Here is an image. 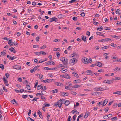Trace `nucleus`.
<instances>
[{
    "mask_svg": "<svg viewBox=\"0 0 121 121\" xmlns=\"http://www.w3.org/2000/svg\"><path fill=\"white\" fill-rule=\"evenodd\" d=\"M103 118L105 119H108V118L107 115L103 116Z\"/></svg>",
    "mask_w": 121,
    "mask_h": 121,
    "instance_id": "6e6d98bb",
    "label": "nucleus"
},
{
    "mask_svg": "<svg viewBox=\"0 0 121 121\" xmlns=\"http://www.w3.org/2000/svg\"><path fill=\"white\" fill-rule=\"evenodd\" d=\"M64 16V15L61 14L59 15L58 16V17L59 19H61Z\"/></svg>",
    "mask_w": 121,
    "mask_h": 121,
    "instance_id": "a878e982",
    "label": "nucleus"
},
{
    "mask_svg": "<svg viewBox=\"0 0 121 121\" xmlns=\"http://www.w3.org/2000/svg\"><path fill=\"white\" fill-rule=\"evenodd\" d=\"M3 80L4 81V83L7 86H8L9 85V84L8 83V81L7 80L5 79L4 77V76L3 78Z\"/></svg>",
    "mask_w": 121,
    "mask_h": 121,
    "instance_id": "f3484780",
    "label": "nucleus"
},
{
    "mask_svg": "<svg viewBox=\"0 0 121 121\" xmlns=\"http://www.w3.org/2000/svg\"><path fill=\"white\" fill-rule=\"evenodd\" d=\"M120 79V78L119 77L114 78H113V80H119Z\"/></svg>",
    "mask_w": 121,
    "mask_h": 121,
    "instance_id": "c9c22d12",
    "label": "nucleus"
},
{
    "mask_svg": "<svg viewBox=\"0 0 121 121\" xmlns=\"http://www.w3.org/2000/svg\"><path fill=\"white\" fill-rule=\"evenodd\" d=\"M28 121H34V120L30 117H28L27 118Z\"/></svg>",
    "mask_w": 121,
    "mask_h": 121,
    "instance_id": "ea45409f",
    "label": "nucleus"
},
{
    "mask_svg": "<svg viewBox=\"0 0 121 121\" xmlns=\"http://www.w3.org/2000/svg\"><path fill=\"white\" fill-rule=\"evenodd\" d=\"M44 69L45 70H50L51 69L50 68H49L48 67H44Z\"/></svg>",
    "mask_w": 121,
    "mask_h": 121,
    "instance_id": "680f3d73",
    "label": "nucleus"
},
{
    "mask_svg": "<svg viewBox=\"0 0 121 121\" xmlns=\"http://www.w3.org/2000/svg\"><path fill=\"white\" fill-rule=\"evenodd\" d=\"M77 116L76 115H75L73 117V121H74L75 120V118Z\"/></svg>",
    "mask_w": 121,
    "mask_h": 121,
    "instance_id": "c03bdc74",
    "label": "nucleus"
},
{
    "mask_svg": "<svg viewBox=\"0 0 121 121\" xmlns=\"http://www.w3.org/2000/svg\"><path fill=\"white\" fill-rule=\"evenodd\" d=\"M39 47V46L37 45H35L33 46V47L34 48H38Z\"/></svg>",
    "mask_w": 121,
    "mask_h": 121,
    "instance_id": "79ce46f5",
    "label": "nucleus"
},
{
    "mask_svg": "<svg viewBox=\"0 0 121 121\" xmlns=\"http://www.w3.org/2000/svg\"><path fill=\"white\" fill-rule=\"evenodd\" d=\"M52 19L53 21H55V22H57L58 21V19L56 17H53Z\"/></svg>",
    "mask_w": 121,
    "mask_h": 121,
    "instance_id": "b1692460",
    "label": "nucleus"
},
{
    "mask_svg": "<svg viewBox=\"0 0 121 121\" xmlns=\"http://www.w3.org/2000/svg\"><path fill=\"white\" fill-rule=\"evenodd\" d=\"M7 58L9 60H11V57L9 55H8L7 56Z\"/></svg>",
    "mask_w": 121,
    "mask_h": 121,
    "instance_id": "69168bd1",
    "label": "nucleus"
},
{
    "mask_svg": "<svg viewBox=\"0 0 121 121\" xmlns=\"http://www.w3.org/2000/svg\"><path fill=\"white\" fill-rule=\"evenodd\" d=\"M106 88H103L101 87H95L94 88V91H102L106 89Z\"/></svg>",
    "mask_w": 121,
    "mask_h": 121,
    "instance_id": "7ed1b4c3",
    "label": "nucleus"
},
{
    "mask_svg": "<svg viewBox=\"0 0 121 121\" xmlns=\"http://www.w3.org/2000/svg\"><path fill=\"white\" fill-rule=\"evenodd\" d=\"M71 116H68V119L67 121H71Z\"/></svg>",
    "mask_w": 121,
    "mask_h": 121,
    "instance_id": "774afa93",
    "label": "nucleus"
},
{
    "mask_svg": "<svg viewBox=\"0 0 121 121\" xmlns=\"http://www.w3.org/2000/svg\"><path fill=\"white\" fill-rule=\"evenodd\" d=\"M62 100L61 99L59 100L54 105L55 106H58L59 108H60L62 104Z\"/></svg>",
    "mask_w": 121,
    "mask_h": 121,
    "instance_id": "f257e3e1",
    "label": "nucleus"
},
{
    "mask_svg": "<svg viewBox=\"0 0 121 121\" xmlns=\"http://www.w3.org/2000/svg\"><path fill=\"white\" fill-rule=\"evenodd\" d=\"M61 95L63 96H66L68 95L67 93L63 92L61 93Z\"/></svg>",
    "mask_w": 121,
    "mask_h": 121,
    "instance_id": "5701e85b",
    "label": "nucleus"
},
{
    "mask_svg": "<svg viewBox=\"0 0 121 121\" xmlns=\"http://www.w3.org/2000/svg\"><path fill=\"white\" fill-rule=\"evenodd\" d=\"M70 103V102L67 100L66 101L65 103V105L66 106H68L69 105Z\"/></svg>",
    "mask_w": 121,
    "mask_h": 121,
    "instance_id": "c756f323",
    "label": "nucleus"
},
{
    "mask_svg": "<svg viewBox=\"0 0 121 121\" xmlns=\"http://www.w3.org/2000/svg\"><path fill=\"white\" fill-rule=\"evenodd\" d=\"M53 92L54 93H57L58 92V90L56 89H55L53 90Z\"/></svg>",
    "mask_w": 121,
    "mask_h": 121,
    "instance_id": "bf43d9fd",
    "label": "nucleus"
},
{
    "mask_svg": "<svg viewBox=\"0 0 121 121\" xmlns=\"http://www.w3.org/2000/svg\"><path fill=\"white\" fill-rule=\"evenodd\" d=\"M111 40V39L109 38H106L105 39L101 40H99L98 41L101 42H107L108 41H110Z\"/></svg>",
    "mask_w": 121,
    "mask_h": 121,
    "instance_id": "39448f33",
    "label": "nucleus"
},
{
    "mask_svg": "<svg viewBox=\"0 0 121 121\" xmlns=\"http://www.w3.org/2000/svg\"><path fill=\"white\" fill-rule=\"evenodd\" d=\"M60 60L63 62L64 63L65 65H66L68 64V59L67 58L65 59L64 57H62L61 58Z\"/></svg>",
    "mask_w": 121,
    "mask_h": 121,
    "instance_id": "20e7f679",
    "label": "nucleus"
},
{
    "mask_svg": "<svg viewBox=\"0 0 121 121\" xmlns=\"http://www.w3.org/2000/svg\"><path fill=\"white\" fill-rule=\"evenodd\" d=\"M109 47L107 46H104L101 48V49L102 50H103L105 49H107Z\"/></svg>",
    "mask_w": 121,
    "mask_h": 121,
    "instance_id": "cd10ccee",
    "label": "nucleus"
},
{
    "mask_svg": "<svg viewBox=\"0 0 121 121\" xmlns=\"http://www.w3.org/2000/svg\"><path fill=\"white\" fill-rule=\"evenodd\" d=\"M81 82L80 80H76L73 81V82L74 83H78Z\"/></svg>",
    "mask_w": 121,
    "mask_h": 121,
    "instance_id": "6ab92c4d",
    "label": "nucleus"
},
{
    "mask_svg": "<svg viewBox=\"0 0 121 121\" xmlns=\"http://www.w3.org/2000/svg\"><path fill=\"white\" fill-rule=\"evenodd\" d=\"M72 73L73 74H74V76L76 77H79V76L78 74H77L75 72H73Z\"/></svg>",
    "mask_w": 121,
    "mask_h": 121,
    "instance_id": "c85d7f7f",
    "label": "nucleus"
},
{
    "mask_svg": "<svg viewBox=\"0 0 121 121\" xmlns=\"http://www.w3.org/2000/svg\"><path fill=\"white\" fill-rule=\"evenodd\" d=\"M82 40H83L85 42L86 41V37L83 35H82Z\"/></svg>",
    "mask_w": 121,
    "mask_h": 121,
    "instance_id": "4be33fe9",
    "label": "nucleus"
},
{
    "mask_svg": "<svg viewBox=\"0 0 121 121\" xmlns=\"http://www.w3.org/2000/svg\"><path fill=\"white\" fill-rule=\"evenodd\" d=\"M80 87V85H74L73 86V89L74 88H78Z\"/></svg>",
    "mask_w": 121,
    "mask_h": 121,
    "instance_id": "f704fd0d",
    "label": "nucleus"
},
{
    "mask_svg": "<svg viewBox=\"0 0 121 121\" xmlns=\"http://www.w3.org/2000/svg\"><path fill=\"white\" fill-rule=\"evenodd\" d=\"M71 112L73 114H74L75 113L76 114H78L79 113V112L77 111V110L75 109L72 110L71 111Z\"/></svg>",
    "mask_w": 121,
    "mask_h": 121,
    "instance_id": "412c9836",
    "label": "nucleus"
},
{
    "mask_svg": "<svg viewBox=\"0 0 121 121\" xmlns=\"http://www.w3.org/2000/svg\"><path fill=\"white\" fill-rule=\"evenodd\" d=\"M43 77V76L42 74H40L39 75V79H41Z\"/></svg>",
    "mask_w": 121,
    "mask_h": 121,
    "instance_id": "0e129e2a",
    "label": "nucleus"
},
{
    "mask_svg": "<svg viewBox=\"0 0 121 121\" xmlns=\"http://www.w3.org/2000/svg\"><path fill=\"white\" fill-rule=\"evenodd\" d=\"M77 61V59L75 58H73L71 59L69 63L71 65H74Z\"/></svg>",
    "mask_w": 121,
    "mask_h": 121,
    "instance_id": "f03ea898",
    "label": "nucleus"
},
{
    "mask_svg": "<svg viewBox=\"0 0 121 121\" xmlns=\"http://www.w3.org/2000/svg\"><path fill=\"white\" fill-rule=\"evenodd\" d=\"M77 0H73L69 1L70 3H73L76 1Z\"/></svg>",
    "mask_w": 121,
    "mask_h": 121,
    "instance_id": "e2e57ef3",
    "label": "nucleus"
},
{
    "mask_svg": "<svg viewBox=\"0 0 121 121\" xmlns=\"http://www.w3.org/2000/svg\"><path fill=\"white\" fill-rule=\"evenodd\" d=\"M55 84L56 85H57L58 86H64L63 84L61 83L60 82H56L55 83Z\"/></svg>",
    "mask_w": 121,
    "mask_h": 121,
    "instance_id": "4468645a",
    "label": "nucleus"
},
{
    "mask_svg": "<svg viewBox=\"0 0 121 121\" xmlns=\"http://www.w3.org/2000/svg\"><path fill=\"white\" fill-rule=\"evenodd\" d=\"M65 88L68 90H73V86H67L65 85Z\"/></svg>",
    "mask_w": 121,
    "mask_h": 121,
    "instance_id": "f8f14e48",
    "label": "nucleus"
},
{
    "mask_svg": "<svg viewBox=\"0 0 121 121\" xmlns=\"http://www.w3.org/2000/svg\"><path fill=\"white\" fill-rule=\"evenodd\" d=\"M26 87L28 90H31V88L29 85H26Z\"/></svg>",
    "mask_w": 121,
    "mask_h": 121,
    "instance_id": "7c9ffc66",
    "label": "nucleus"
},
{
    "mask_svg": "<svg viewBox=\"0 0 121 121\" xmlns=\"http://www.w3.org/2000/svg\"><path fill=\"white\" fill-rule=\"evenodd\" d=\"M15 91L17 93H22L23 92H24V89H21V90H15Z\"/></svg>",
    "mask_w": 121,
    "mask_h": 121,
    "instance_id": "ddd939ff",
    "label": "nucleus"
},
{
    "mask_svg": "<svg viewBox=\"0 0 121 121\" xmlns=\"http://www.w3.org/2000/svg\"><path fill=\"white\" fill-rule=\"evenodd\" d=\"M8 43L9 45H10V46H12L13 45V42L11 40H9L8 42Z\"/></svg>",
    "mask_w": 121,
    "mask_h": 121,
    "instance_id": "aec40b11",
    "label": "nucleus"
},
{
    "mask_svg": "<svg viewBox=\"0 0 121 121\" xmlns=\"http://www.w3.org/2000/svg\"><path fill=\"white\" fill-rule=\"evenodd\" d=\"M42 90L43 91L45 90L46 89V88L45 86H42V88H41Z\"/></svg>",
    "mask_w": 121,
    "mask_h": 121,
    "instance_id": "473e14b6",
    "label": "nucleus"
},
{
    "mask_svg": "<svg viewBox=\"0 0 121 121\" xmlns=\"http://www.w3.org/2000/svg\"><path fill=\"white\" fill-rule=\"evenodd\" d=\"M119 10L118 9L116 11H115V13L116 14L118 13L119 15H120L121 14V13L119 12Z\"/></svg>",
    "mask_w": 121,
    "mask_h": 121,
    "instance_id": "4c0bfd02",
    "label": "nucleus"
},
{
    "mask_svg": "<svg viewBox=\"0 0 121 121\" xmlns=\"http://www.w3.org/2000/svg\"><path fill=\"white\" fill-rule=\"evenodd\" d=\"M83 60L84 61H83V62L85 64H87V63H88V59H87L86 58H84V59H83Z\"/></svg>",
    "mask_w": 121,
    "mask_h": 121,
    "instance_id": "a211bd4d",
    "label": "nucleus"
},
{
    "mask_svg": "<svg viewBox=\"0 0 121 121\" xmlns=\"http://www.w3.org/2000/svg\"><path fill=\"white\" fill-rule=\"evenodd\" d=\"M88 63H91L92 61V60L91 58H89V59H88Z\"/></svg>",
    "mask_w": 121,
    "mask_h": 121,
    "instance_id": "3c124183",
    "label": "nucleus"
},
{
    "mask_svg": "<svg viewBox=\"0 0 121 121\" xmlns=\"http://www.w3.org/2000/svg\"><path fill=\"white\" fill-rule=\"evenodd\" d=\"M4 91L2 89H1L0 90V94L2 95L3 94Z\"/></svg>",
    "mask_w": 121,
    "mask_h": 121,
    "instance_id": "09e8293b",
    "label": "nucleus"
},
{
    "mask_svg": "<svg viewBox=\"0 0 121 121\" xmlns=\"http://www.w3.org/2000/svg\"><path fill=\"white\" fill-rule=\"evenodd\" d=\"M70 92L71 94L73 95H75L77 94V93L76 92L72 91H70Z\"/></svg>",
    "mask_w": 121,
    "mask_h": 121,
    "instance_id": "58836bf2",
    "label": "nucleus"
},
{
    "mask_svg": "<svg viewBox=\"0 0 121 121\" xmlns=\"http://www.w3.org/2000/svg\"><path fill=\"white\" fill-rule=\"evenodd\" d=\"M42 88V86L40 85H39L38 86H37V89L38 90H39L41 89Z\"/></svg>",
    "mask_w": 121,
    "mask_h": 121,
    "instance_id": "a19ab883",
    "label": "nucleus"
},
{
    "mask_svg": "<svg viewBox=\"0 0 121 121\" xmlns=\"http://www.w3.org/2000/svg\"><path fill=\"white\" fill-rule=\"evenodd\" d=\"M0 68H1L2 70L4 69V66L2 64H0Z\"/></svg>",
    "mask_w": 121,
    "mask_h": 121,
    "instance_id": "37998d69",
    "label": "nucleus"
},
{
    "mask_svg": "<svg viewBox=\"0 0 121 121\" xmlns=\"http://www.w3.org/2000/svg\"><path fill=\"white\" fill-rule=\"evenodd\" d=\"M96 29L97 30H98L99 31H101L103 29V27L102 26H101L100 28H97Z\"/></svg>",
    "mask_w": 121,
    "mask_h": 121,
    "instance_id": "e433bc0d",
    "label": "nucleus"
},
{
    "mask_svg": "<svg viewBox=\"0 0 121 121\" xmlns=\"http://www.w3.org/2000/svg\"><path fill=\"white\" fill-rule=\"evenodd\" d=\"M108 102V99H106L102 104V105H103L102 106L103 107Z\"/></svg>",
    "mask_w": 121,
    "mask_h": 121,
    "instance_id": "2eb2a0df",
    "label": "nucleus"
},
{
    "mask_svg": "<svg viewBox=\"0 0 121 121\" xmlns=\"http://www.w3.org/2000/svg\"><path fill=\"white\" fill-rule=\"evenodd\" d=\"M103 83H106L110 84L113 83V80H106L103 81Z\"/></svg>",
    "mask_w": 121,
    "mask_h": 121,
    "instance_id": "6e6552de",
    "label": "nucleus"
},
{
    "mask_svg": "<svg viewBox=\"0 0 121 121\" xmlns=\"http://www.w3.org/2000/svg\"><path fill=\"white\" fill-rule=\"evenodd\" d=\"M9 50L14 53H15L16 52V51L15 50V49L13 48L12 47L10 48H9Z\"/></svg>",
    "mask_w": 121,
    "mask_h": 121,
    "instance_id": "dca6fc26",
    "label": "nucleus"
},
{
    "mask_svg": "<svg viewBox=\"0 0 121 121\" xmlns=\"http://www.w3.org/2000/svg\"><path fill=\"white\" fill-rule=\"evenodd\" d=\"M109 108L108 107H107L104 109L105 111V112H107Z\"/></svg>",
    "mask_w": 121,
    "mask_h": 121,
    "instance_id": "13d9d810",
    "label": "nucleus"
},
{
    "mask_svg": "<svg viewBox=\"0 0 121 121\" xmlns=\"http://www.w3.org/2000/svg\"><path fill=\"white\" fill-rule=\"evenodd\" d=\"M112 37L113 38L116 39H120V36H117L116 35H112Z\"/></svg>",
    "mask_w": 121,
    "mask_h": 121,
    "instance_id": "393cba45",
    "label": "nucleus"
},
{
    "mask_svg": "<svg viewBox=\"0 0 121 121\" xmlns=\"http://www.w3.org/2000/svg\"><path fill=\"white\" fill-rule=\"evenodd\" d=\"M65 78L67 79H70V76L67 74H65Z\"/></svg>",
    "mask_w": 121,
    "mask_h": 121,
    "instance_id": "bb28decb",
    "label": "nucleus"
},
{
    "mask_svg": "<svg viewBox=\"0 0 121 121\" xmlns=\"http://www.w3.org/2000/svg\"><path fill=\"white\" fill-rule=\"evenodd\" d=\"M39 66L40 65H39L35 66V67H34V68L30 70V72L32 73L35 71Z\"/></svg>",
    "mask_w": 121,
    "mask_h": 121,
    "instance_id": "0eeeda50",
    "label": "nucleus"
},
{
    "mask_svg": "<svg viewBox=\"0 0 121 121\" xmlns=\"http://www.w3.org/2000/svg\"><path fill=\"white\" fill-rule=\"evenodd\" d=\"M107 116H108V118L112 117V114H110L109 115H107Z\"/></svg>",
    "mask_w": 121,
    "mask_h": 121,
    "instance_id": "338daca9",
    "label": "nucleus"
},
{
    "mask_svg": "<svg viewBox=\"0 0 121 121\" xmlns=\"http://www.w3.org/2000/svg\"><path fill=\"white\" fill-rule=\"evenodd\" d=\"M28 95H23L22 96V97L23 98H27Z\"/></svg>",
    "mask_w": 121,
    "mask_h": 121,
    "instance_id": "de8ad7c7",
    "label": "nucleus"
},
{
    "mask_svg": "<svg viewBox=\"0 0 121 121\" xmlns=\"http://www.w3.org/2000/svg\"><path fill=\"white\" fill-rule=\"evenodd\" d=\"M114 94H117L120 95V91H117V92H115L113 93Z\"/></svg>",
    "mask_w": 121,
    "mask_h": 121,
    "instance_id": "4d7b16f0",
    "label": "nucleus"
},
{
    "mask_svg": "<svg viewBox=\"0 0 121 121\" xmlns=\"http://www.w3.org/2000/svg\"><path fill=\"white\" fill-rule=\"evenodd\" d=\"M97 66L99 67H101L102 66V64L101 62H98L97 63Z\"/></svg>",
    "mask_w": 121,
    "mask_h": 121,
    "instance_id": "72a5a7b5",
    "label": "nucleus"
},
{
    "mask_svg": "<svg viewBox=\"0 0 121 121\" xmlns=\"http://www.w3.org/2000/svg\"><path fill=\"white\" fill-rule=\"evenodd\" d=\"M13 68L14 69H16L20 70L21 69V67L20 66L15 65L13 66Z\"/></svg>",
    "mask_w": 121,
    "mask_h": 121,
    "instance_id": "9b49d317",
    "label": "nucleus"
},
{
    "mask_svg": "<svg viewBox=\"0 0 121 121\" xmlns=\"http://www.w3.org/2000/svg\"><path fill=\"white\" fill-rule=\"evenodd\" d=\"M11 102L12 103H13V104H14L15 103H16V102L15 99H13L11 101Z\"/></svg>",
    "mask_w": 121,
    "mask_h": 121,
    "instance_id": "a18cd8bd",
    "label": "nucleus"
},
{
    "mask_svg": "<svg viewBox=\"0 0 121 121\" xmlns=\"http://www.w3.org/2000/svg\"><path fill=\"white\" fill-rule=\"evenodd\" d=\"M46 64L49 65H51V61H49L48 62H46Z\"/></svg>",
    "mask_w": 121,
    "mask_h": 121,
    "instance_id": "8fccbe9b",
    "label": "nucleus"
},
{
    "mask_svg": "<svg viewBox=\"0 0 121 121\" xmlns=\"http://www.w3.org/2000/svg\"><path fill=\"white\" fill-rule=\"evenodd\" d=\"M73 53L71 55L72 57L75 56L76 58H78L79 56L75 52H73Z\"/></svg>",
    "mask_w": 121,
    "mask_h": 121,
    "instance_id": "1a4fd4ad",
    "label": "nucleus"
},
{
    "mask_svg": "<svg viewBox=\"0 0 121 121\" xmlns=\"http://www.w3.org/2000/svg\"><path fill=\"white\" fill-rule=\"evenodd\" d=\"M99 48V47L98 46H95L94 48V49L96 50L98 49Z\"/></svg>",
    "mask_w": 121,
    "mask_h": 121,
    "instance_id": "49530a36",
    "label": "nucleus"
},
{
    "mask_svg": "<svg viewBox=\"0 0 121 121\" xmlns=\"http://www.w3.org/2000/svg\"><path fill=\"white\" fill-rule=\"evenodd\" d=\"M54 79H46L43 80L42 81V82L45 83H49L53 81Z\"/></svg>",
    "mask_w": 121,
    "mask_h": 121,
    "instance_id": "423d86ee",
    "label": "nucleus"
},
{
    "mask_svg": "<svg viewBox=\"0 0 121 121\" xmlns=\"http://www.w3.org/2000/svg\"><path fill=\"white\" fill-rule=\"evenodd\" d=\"M40 54H42L43 55H45L46 54V53L45 52L43 51H41L40 52Z\"/></svg>",
    "mask_w": 121,
    "mask_h": 121,
    "instance_id": "2f4dec72",
    "label": "nucleus"
},
{
    "mask_svg": "<svg viewBox=\"0 0 121 121\" xmlns=\"http://www.w3.org/2000/svg\"><path fill=\"white\" fill-rule=\"evenodd\" d=\"M87 75H92L93 74V72L91 70H87L86 71Z\"/></svg>",
    "mask_w": 121,
    "mask_h": 121,
    "instance_id": "9d476101",
    "label": "nucleus"
},
{
    "mask_svg": "<svg viewBox=\"0 0 121 121\" xmlns=\"http://www.w3.org/2000/svg\"><path fill=\"white\" fill-rule=\"evenodd\" d=\"M117 117H114L113 118H112L111 119V120L112 121H114V119L115 121H116L117 120Z\"/></svg>",
    "mask_w": 121,
    "mask_h": 121,
    "instance_id": "5fc2aeb1",
    "label": "nucleus"
},
{
    "mask_svg": "<svg viewBox=\"0 0 121 121\" xmlns=\"http://www.w3.org/2000/svg\"><path fill=\"white\" fill-rule=\"evenodd\" d=\"M73 19L74 21H77V18L76 17H73L72 18Z\"/></svg>",
    "mask_w": 121,
    "mask_h": 121,
    "instance_id": "603ef678",
    "label": "nucleus"
},
{
    "mask_svg": "<svg viewBox=\"0 0 121 121\" xmlns=\"http://www.w3.org/2000/svg\"><path fill=\"white\" fill-rule=\"evenodd\" d=\"M46 48V45H43L40 48V49H44Z\"/></svg>",
    "mask_w": 121,
    "mask_h": 121,
    "instance_id": "864d4df0",
    "label": "nucleus"
},
{
    "mask_svg": "<svg viewBox=\"0 0 121 121\" xmlns=\"http://www.w3.org/2000/svg\"><path fill=\"white\" fill-rule=\"evenodd\" d=\"M58 67H63V64H59L58 65Z\"/></svg>",
    "mask_w": 121,
    "mask_h": 121,
    "instance_id": "052dcab7",
    "label": "nucleus"
}]
</instances>
